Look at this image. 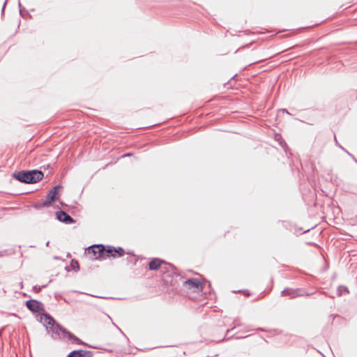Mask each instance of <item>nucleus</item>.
<instances>
[{"mask_svg":"<svg viewBox=\"0 0 357 357\" xmlns=\"http://www.w3.org/2000/svg\"><path fill=\"white\" fill-rule=\"evenodd\" d=\"M17 180L24 183H31V173L26 172H19L15 175Z\"/></svg>","mask_w":357,"mask_h":357,"instance_id":"8","label":"nucleus"},{"mask_svg":"<svg viewBox=\"0 0 357 357\" xmlns=\"http://www.w3.org/2000/svg\"><path fill=\"white\" fill-rule=\"evenodd\" d=\"M356 162L357 163V160H356Z\"/></svg>","mask_w":357,"mask_h":357,"instance_id":"16","label":"nucleus"},{"mask_svg":"<svg viewBox=\"0 0 357 357\" xmlns=\"http://www.w3.org/2000/svg\"><path fill=\"white\" fill-rule=\"evenodd\" d=\"M57 219L63 222H65L66 224H70L73 223L74 220L73 219L68 215L66 213L63 211H59L56 213Z\"/></svg>","mask_w":357,"mask_h":357,"instance_id":"7","label":"nucleus"},{"mask_svg":"<svg viewBox=\"0 0 357 357\" xmlns=\"http://www.w3.org/2000/svg\"><path fill=\"white\" fill-rule=\"evenodd\" d=\"M40 321L46 326L49 331L52 332V336L53 338H56L57 335H59L60 332H61L66 334L69 339L77 340L71 333L66 332L64 328L60 327L59 325H55L54 320L51 317L47 314H42L40 317Z\"/></svg>","mask_w":357,"mask_h":357,"instance_id":"2","label":"nucleus"},{"mask_svg":"<svg viewBox=\"0 0 357 357\" xmlns=\"http://www.w3.org/2000/svg\"><path fill=\"white\" fill-rule=\"evenodd\" d=\"M26 307L31 311L36 312L39 308V303L34 301H29L26 302Z\"/></svg>","mask_w":357,"mask_h":357,"instance_id":"11","label":"nucleus"},{"mask_svg":"<svg viewBox=\"0 0 357 357\" xmlns=\"http://www.w3.org/2000/svg\"><path fill=\"white\" fill-rule=\"evenodd\" d=\"M335 141L336 144H337V139L335 137Z\"/></svg>","mask_w":357,"mask_h":357,"instance_id":"15","label":"nucleus"},{"mask_svg":"<svg viewBox=\"0 0 357 357\" xmlns=\"http://www.w3.org/2000/svg\"><path fill=\"white\" fill-rule=\"evenodd\" d=\"M185 284L189 288H192L197 290H202L203 288L202 283L197 279H190L185 282Z\"/></svg>","mask_w":357,"mask_h":357,"instance_id":"6","label":"nucleus"},{"mask_svg":"<svg viewBox=\"0 0 357 357\" xmlns=\"http://www.w3.org/2000/svg\"><path fill=\"white\" fill-rule=\"evenodd\" d=\"M284 296H289L290 298H296L297 296H311L314 292L307 293L303 289H285L282 291Z\"/></svg>","mask_w":357,"mask_h":357,"instance_id":"3","label":"nucleus"},{"mask_svg":"<svg viewBox=\"0 0 357 357\" xmlns=\"http://www.w3.org/2000/svg\"><path fill=\"white\" fill-rule=\"evenodd\" d=\"M281 111H282V112H286L287 114H289V112H288L286 109H281Z\"/></svg>","mask_w":357,"mask_h":357,"instance_id":"14","label":"nucleus"},{"mask_svg":"<svg viewBox=\"0 0 357 357\" xmlns=\"http://www.w3.org/2000/svg\"><path fill=\"white\" fill-rule=\"evenodd\" d=\"M68 357H82L79 351H74L71 352Z\"/></svg>","mask_w":357,"mask_h":357,"instance_id":"13","label":"nucleus"},{"mask_svg":"<svg viewBox=\"0 0 357 357\" xmlns=\"http://www.w3.org/2000/svg\"><path fill=\"white\" fill-rule=\"evenodd\" d=\"M342 290H344V291H347V293H349L348 289H347V287L340 286V287L337 288V294L338 296H341V295L342 294Z\"/></svg>","mask_w":357,"mask_h":357,"instance_id":"12","label":"nucleus"},{"mask_svg":"<svg viewBox=\"0 0 357 357\" xmlns=\"http://www.w3.org/2000/svg\"><path fill=\"white\" fill-rule=\"evenodd\" d=\"M29 172L31 173V183H36L43 177V174L40 171L33 170L29 171Z\"/></svg>","mask_w":357,"mask_h":357,"instance_id":"9","label":"nucleus"},{"mask_svg":"<svg viewBox=\"0 0 357 357\" xmlns=\"http://www.w3.org/2000/svg\"><path fill=\"white\" fill-rule=\"evenodd\" d=\"M61 188L60 185L54 187L48 193L47 199L43 204H38L36 205V208H40L41 206H50L54 199H56V196L59 193V190Z\"/></svg>","mask_w":357,"mask_h":357,"instance_id":"4","label":"nucleus"},{"mask_svg":"<svg viewBox=\"0 0 357 357\" xmlns=\"http://www.w3.org/2000/svg\"><path fill=\"white\" fill-rule=\"evenodd\" d=\"M106 254L107 257H121L123 255V250L121 248H114L113 247H108L105 250L102 245H93L88 249V255L92 259L104 257Z\"/></svg>","mask_w":357,"mask_h":357,"instance_id":"1","label":"nucleus"},{"mask_svg":"<svg viewBox=\"0 0 357 357\" xmlns=\"http://www.w3.org/2000/svg\"><path fill=\"white\" fill-rule=\"evenodd\" d=\"M162 263V261L158 259H154L149 263V268L151 270H156L160 266V265Z\"/></svg>","mask_w":357,"mask_h":357,"instance_id":"10","label":"nucleus"},{"mask_svg":"<svg viewBox=\"0 0 357 357\" xmlns=\"http://www.w3.org/2000/svg\"><path fill=\"white\" fill-rule=\"evenodd\" d=\"M273 139L275 142H278V145L280 146L284 151L285 152L287 156L289 158L291 153L290 151V149H289L288 146L287 145L285 141L283 139L282 137L280 134L275 132L273 134Z\"/></svg>","mask_w":357,"mask_h":357,"instance_id":"5","label":"nucleus"}]
</instances>
